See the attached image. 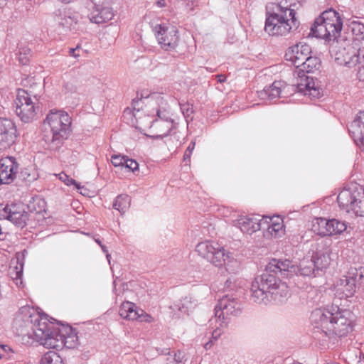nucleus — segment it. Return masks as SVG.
Wrapping results in <instances>:
<instances>
[{
	"label": "nucleus",
	"mask_w": 364,
	"mask_h": 364,
	"mask_svg": "<svg viewBox=\"0 0 364 364\" xmlns=\"http://www.w3.org/2000/svg\"><path fill=\"white\" fill-rule=\"evenodd\" d=\"M310 321L316 336L320 334L332 342L346 336L353 331L354 323L353 314L337 306L314 310Z\"/></svg>",
	"instance_id": "nucleus-1"
},
{
	"label": "nucleus",
	"mask_w": 364,
	"mask_h": 364,
	"mask_svg": "<svg viewBox=\"0 0 364 364\" xmlns=\"http://www.w3.org/2000/svg\"><path fill=\"white\" fill-rule=\"evenodd\" d=\"M251 296L257 304H267L285 302L289 296V287L273 274L264 272L255 278L251 286Z\"/></svg>",
	"instance_id": "nucleus-2"
},
{
	"label": "nucleus",
	"mask_w": 364,
	"mask_h": 364,
	"mask_svg": "<svg viewBox=\"0 0 364 364\" xmlns=\"http://www.w3.org/2000/svg\"><path fill=\"white\" fill-rule=\"evenodd\" d=\"M71 117L63 111L51 110L42 124L41 140L46 149L55 151L68 139L70 132Z\"/></svg>",
	"instance_id": "nucleus-3"
},
{
	"label": "nucleus",
	"mask_w": 364,
	"mask_h": 364,
	"mask_svg": "<svg viewBox=\"0 0 364 364\" xmlns=\"http://www.w3.org/2000/svg\"><path fill=\"white\" fill-rule=\"evenodd\" d=\"M299 26L296 11L287 0L275 5L272 11L266 14L264 31L272 36H286Z\"/></svg>",
	"instance_id": "nucleus-4"
},
{
	"label": "nucleus",
	"mask_w": 364,
	"mask_h": 364,
	"mask_svg": "<svg viewBox=\"0 0 364 364\" xmlns=\"http://www.w3.org/2000/svg\"><path fill=\"white\" fill-rule=\"evenodd\" d=\"M290 91L308 96L311 100L321 97V91L314 80L309 77L301 78L296 85H287L284 81H274L271 85L258 92L261 100L273 101L279 97H285Z\"/></svg>",
	"instance_id": "nucleus-5"
},
{
	"label": "nucleus",
	"mask_w": 364,
	"mask_h": 364,
	"mask_svg": "<svg viewBox=\"0 0 364 364\" xmlns=\"http://www.w3.org/2000/svg\"><path fill=\"white\" fill-rule=\"evenodd\" d=\"M196 251L203 259L215 267L225 265L227 271L235 272L239 265L232 254L225 250L223 246L214 240H205L197 244Z\"/></svg>",
	"instance_id": "nucleus-6"
},
{
	"label": "nucleus",
	"mask_w": 364,
	"mask_h": 364,
	"mask_svg": "<svg viewBox=\"0 0 364 364\" xmlns=\"http://www.w3.org/2000/svg\"><path fill=\"white\" fill-rule=\"evenodd\" d=\"M342 27L343 21L339 14L335 10L329 9L316 18L309 35L318 38L331 39L339 36Z\"/></svg>",
	"instance_id": "nucleus-7"
},
{
	"label": "nucleus",
	"mask_w": 364,
	"mask_h": 364,
	"mask_svg": "<svg viewBox=\"0 0 364 364\" xmlns=\"http://www.w3.org/2000/svg\"><path fill=\"white\" fill-rule=\"evenodd\" d=\"M337 201L340 208L346 213L364 217V186H348L339 193Z\"/></svg>",
	"instance_id": "nucleus-8"
},
{
	"label": "nucleus",
	"mask_w": 364,
	"mask_h": 364,
	"mask_svg": "<svg viewBox=\"0 0 364 364\" xmlns=\"http://www.w3.org/2000/svg\"><path fill=\"white\" fill-rule=\"evenodd\" d=\"M33 331L36 339L48 348H58L63 343V336L59 333L58 329L43 318L35 321Z\"/></svg>",
	"instance_id": "nucleus-9"
},
{
	"label": "nucleus",
	"mask_w": 364,
	"mask_h": 364,
	"mask_svg": "<svg viewBox=\"0 0 364 364\" xmlns=\"http://www.w3.org/2000/svg\"><path fill=\"white\" fill-rule=\"evenodd\" d=\"M36 96L31 95L25 90L18 89L14 100V107L16 115L23 122L28 123L35 119L36 116Z\"/></svg>",
	"instance_id": "nucleus-10"
},
{
	"label": "nucleus",
	"mask_w": 364,
	"mask_h": 364,
	"mask_svg": "<svg viewBox=\"0 0 364 364\" xmlns=\"http://www.w3.org/2000/svg\"><path fill=\"white\" fill-rule=\"evenodd\" d=\"M153 31L162 49L173 50L178 46V30L175 26L166 24H156L154 27Z\"/></svg>",
	"instance_id": "nucleus-11"
},
{
	"label": "nucleus",
	"mask_w": 364,
	"mask_h": 364,
	"mask_svg": "<svg viewBox=\"0 0 364 364\" xmlns=\"http://www.w3.org/2000/svg\"><path fill=\"white\" fill-rule=\"evenodd\" d=\"M314 230L321 236H334L342 234L348 228L345 221L336 218H318L313 225Z\"/></svg>",
	"instance_id": "nucleus-12"
},
{
	"label": "nucleus",
	"mask_w": 364,
	"mask_h": 364,
	"mask_svg": "<svg viewBox=\"0 0 364 364\" xmlns=\"http://www.w3.org/2000/svg\"><path fill=\"white\" fill-rule=\"evenodd\" d=\"M240 312V304L238 300L229 296H223L215 307V318L210 319V325H213V320L225 321L228 316H237Z\"/></svg>",
	"instance_id": "nucleus-13"
},
{
	"label": "nucleus",
	"mask_w": 364,
	"mask_h": 364,
	"mask_svg": "<svg viewBox=\"0 0 364 364\" xmlns=\"http://www.w3.org/2000/svg\"><path fill=\"white\" fill-rule=\"evenodd\" d=\"M262 222L265 223L262 225V229L264 230V236L266 238L276 239L285 235V226L282 217L279 215L262 216Z\"/></svg>",
	"instance_id": "nucleus-14"
},
{
	"label": "nucleus",
	"mask_w": 364,
	"mask_h": 364,
	"mask_svg": "<svg viewBox=\"0 0 364 364\" xmlns=\"http://www.w3.org/2000/svg\"><path fill=\"white\" fill-rule=\"evenodd\" d=\"M17 129L14 122L8 118H0V149L4 150L12 146L17 137Z\"/></svg>",
	"instance_id": "nucleus-15"
},
{
	"label": "nucleus",
	"mask_w": 364,
	"mask_h": 364,
	"mask_svg": "<svg viewBox=\"0 0 364 364\" xmlns=\"http://www.w3.org/2000/svg\"><path fill=\"white\" fill-rule=\"evenodd\" d=\"M265 224L262 222V217L260 215H240L232 220V225L237 228L243 233L252 235L262 229V225Z\"/></svg>",
	"instance_id": "nucleus-16"
},
{
	"label": "nucleus",
	"mask_w": 364,
	"mask_h": 364,
	"mask_svg": "<svg viewBox=\"0 0 364 364\" xmlns=\"http://www.w3.org/2000/svg\"><path fill=\"white\" fill-rule=\"evenodd\" d=\"M4 217L16 225L23 228L29 218V213L25 210L21 204L11 203L6 205L3 209Z\"/></svg>",
	"instance_id": "nucleus-17"
},
{
	"label": "nucleus",
	"mask_w": 364,
	"mask_h": 364,
	"mask_svg": "<svg viewBox=\"0 0 364 364\" xmlns=\"http://www.w3.org/2000/svg\"><path fill=\"white\" fill-rule=\"evenodd\" d=\"M311 53V49L309 45L299 43L287 49L285 58L287 61H290L298 70Z\"/></svg>",
	"instance_id": "nucleus-18"
},
{
	"label": "nucleus",
	"mask_w": 364,
	"mask_h": 364,
	"mask_svg": "<svg viewBox=\"0 0 364 364\" xmlns=\"http://www.w3.org/2000/svg\"><path fill=\"white\" fill-rule=\"evenodd\" d=\"M82 18L80 14L71 9L58 10L55 16V22L62 31L66 32L76 29V26Z\"/></svg>",
	"instance_id": "nucleus-19"
},
{
	"label": "nucleus",
	"mask_w": 364,
	"mask_h": 364,
	"mask_svg": "<svg viewBox=\"0 0 364 364\" xmlns=\"http://www.w3.org/2000/svg\"><path fill=\"white\" fill-rule=\"evenodd\" d=\"M18 164L11 156L0 159V184H9L16 178Z\"/></svg>",
	"instance_id": "nucleus-20"
},
{
	"label": "nucleus",
	"mask_w": 364,
	"mask_h": 364,
	"mask_svg": "<svg viewBox=\"0 0 364 364\" xmlns=\"http://www.w3.org/2000/svg\"><path fill=\"white\" fill-rule=\"evenodd\" d=\"M343 60L350 68L358 65V77L364 81V47L358 49L348 48Z\"/></svg>",
	"instance_id": "nucleus-21"
},
{
	"label": "nucleus",
	"mask_w": 364,
	"mask_h": 364,
	"mask_svg": "<svg viewBox=\"0 0 364 364\" xmlns=\"http://www.w3.org/2000/svg\"><path fill=\"white\" fill-rule=\"evenodd\" d=\"M348 132L355 143L364 152V110L356 114L348 127Z\"/></svg>",
	"instance_id": "nucleus-22"
},
{
	"label": "nucleus",
	"mask_w": 364,
	"mask_h": 364,
	"mask_svg": "<svg viewBox=\"0 0 364 364\" xmlns=\"http://www.w3.org/2000/svg\"><path fill=\"white\" fill-rule=\"evenodd\" d=\"M198 304V301L196 299L191 296H187L169 306V309L171 310L170 314H171L173 318H179L183 315H188L190 313L193 312Z\"/></svg>",
	"instance_id": "nucleus-23"
},
{
	"label": "nucleus",
	"mask_w": 364,
	"mask_h": 364,
	"mask_svg": "<svg viewBox=\"0 0 364 364\" xmlns=\"http://www.w3.org/2000/svg\"><path fill=\"white\" fill-rule=\"evenodd\" d=\"M158 118L153 120L154 126L164 125V133L160 136H167L174 127L173 120L171 118V108L169 106H164L162 102L156 112Z\"/></svg>",
	"instance_id": "nucleus-24"
},
{
	"label": "nucleus",
	"mask_w": 364,
	"mask_h": 364,
	"mask_svg": "<svg viewBox=\"0 0 364 364\" xmlns=\"http://www.w3.org/2000/svg\"><path fill=\"white\" fill-rule=\"evenodd\" d=\"M323 246V242H316L315 244L316 251L311 257V260L315 264V268L318 273L319 271L326 269L331 262L328 248L326 247L324 250L319 249Z\"/></svg>",
	"instance_id": "nucleus-25"
},
{
	"label": "nucleus",
	"mask_w": 364,
	"mask_h": 364,
	"mask_svg": "<svg viewBox=\"0 0 364 364\" xmlns=\"http://www.w3.org/2000/svg\"><path fill=\"white\" fill-rule=\"evenodd\" d=\"M292 267H295V264L288 259L282 261L272 259L267 266L266 272H274L275 274L279 272L284 277H290L294 274Z\"/></svg>",
	"instance_id": "nucleus-26"
},
{
	"label": "nucleus",
	"mask_w": 364,
	"mask_h": 364,
	"mask_svg": "<svg viewBox=\"0 0 364 364\" xmlns=\"http://www.w3.org/2000/svg\"><path fill=\"white\" fill-rule=\"evenodd\" d=\"M356 283L349 275L343 276L336 284V291L342 297H351L354 295L356 289Z\"/></svg>",
	"instance_id": "nucleus-27"
},
{
	"label": "nucleus",
	"mask_w": 364,
	"mask_h": 364,
	"mask_svg": "<svg viewBox=\"0 0 364 364\" xmlns=\"http://www.w3.org/2000/svg\"><path fill=\"white\" fill-rule=\"evenodd\" d=\"M114 16L109 5L93 7L88 18L92 23L100 24L110 21Z\"/></svg>",
	"instance_id": "nucleus-28"
},
{
	"label": "nucleus",
	"mask_w": 364,
	"mask_h": 364,
	"mask_svg": "<svg viewBox=\"0 0 364 364\" xmlns=\"http://www.w3.org/2000/svg\"><path fill=\"white\" fill-rule=\"evenodd\" d=\"M294 274L302 277L316 276L318 272L315 268V264L309 257H305L301 260L298 265L292 267Z\"/></svg>",
	"instance_id": "nucleus-29"
},
{
	"label": "nucleus",
	"mask_w": 364,
	"mask_h": 364,
	"mask_svg": "<svg viewBox=\"0 0 364 364\" xmlns=\"http://www.w3.org/2000/svg\"><path fill=\"white\" fill-rule=\"evenodd\" d=\"M321 65V60L318 58L316 56H311L310 55H307L306 60H304L302 65L299 68L297 72L298 75L300 77V80L301 78L308 77L304 75L305 73H314L315 70H318ZM309 78L314 79L312 77H309Z\"/></svg>",
	"instance_id": "nucleus-30"
},
{
	"label": "nucleus",
	"mask_w": 364,
	"mask_h": 364,
	"mask_svg": "<svg viewBox=\"0 0 364 364\" xmlns=\"http://www.w3.org/2000/svg\"><path fill=\"white\" fill-rule=\"evenodd\" d=\"M215 323V327H213V330L209 333L211 336L203 345L205 350H209L212 348L215 342L218 341L223 333V328L226 326V321H222L221 319H218L217 321L213 320V323Z\"/></svg>",
	"instance_id": "nucleus-31"
},
{
	"label": "nucleus",
	"mask_w": 364,
	"mask_h": 364,
	"mask_svg": "<svg viewBox=\"0 0 364 364\" xmlns=\"http://www.w3.org/2000/svg\"><path fill=\"white\" fill-rule=\"evenodd\" d=\"M111 162L114 166H124L132 172L136 170V161L124 156L113 155L111 157Z\"/></svg>",
	"instance_id": "nucleus-32"
},
{
	"label": "nucleus",
	"mask_w": 364,
	"mask_h": 364,
	"mask_svg": "<svg viewBox=\"0 0 364 364\" xmlns=\"http://www.w3.org/2000/svg\"><path fill=\"white\" fill-rule=\"evenodd\" d=\"M134 307V303L130 301L123 302L119 309L120 316L129 321H135L136 319V310Z\"/></svg>",
	"instance_id": "nucleus-33"
},
{
	"label": "nucleus",
	"mask_w": 364,
	"mask_h": 364,
	"mask_svg": "<svg viewBox=\"0 0 364 364\" xmlns=\"http://www.w3.org/2000/svg\"><path fill=\"white\" fill-rule=\"evenodd\" d=\"M160 353L167 355L166 358V364H181L185 356L184 353L181 350L171 352L168 348L161 350Z\"/></svg>",
	"instance_id": "nucleus-34"
},
{
	"label": "nucleus",
	"mask_w": 364,
	"mask_h": 364,
	"mask_svg": "<svg viewBox=\"0 0 364 364\" xmlns=\"http://www.w3.org/2000/svg\"><path fill=\"white\" fill-rule=\"evenodd\" d=\"M130 205V198L127 195L118 196L112 205L114 210H118L121 213H124Z\"/></svg>",
	"instance_id": "nucleus-35"
},
{
	"label": "nucleus",
	"mask_w": 364,
	"mask_h": 364,
	"mask_svg": "<svg viewBox=\"0 0 364 364\" xmlns=\"http://www.w3.org/2000/svg\"><path fill=\"white\" fill-rule=\"evenodd\" d=\"M41 364H63L61 357L55 351L46 353L41 360Z\"/></svg>",
	"instance_id": "nucleus-36"
},
{
	"label": "nucleus",
	"mask_w": 364,
	"mask_h": 364,
	"mask_svg": "<svg viewBox=\"0 0 364 364\" xmlns=\"http://www.w3.org/2000/svg\"><path fill=\"white\" fill-rule=\"evenodd\" d=\"M16 54L18 55L19 63L22 65H26L31 55V50L26 46H21L18 47V52Z\"/></svg>",
	"instance_id": "nucleus-37"
},
{
	"label": "nucleus",
	"mask_w": 364,
	"mask_h": 364,
	"mask_svg": "<svg viewBox=\"0 0 364 364\" xmlns=\"http://www.w3.org/2000/svg\"><path fill=\"white\" fill-rule=\"evenodd\" d=\"M350 28L355 38L358 41H364V24L358 21H353Z\"/></svg>",
	"instance_id": "nucleus-38"
},
{
	"label": "nucleus",
	"mask_w": 364,
	"mask_h": 364,
	"mask_svg": "<svg viewBox=\"0 0 364 364\" xmlns=\"http://www.w3.org/2000/svg\"><path fill=\"white\" fill-rule=\"evenodd\" d=\"M46 202L44 200L40 198H33L32 201L28 205V208L30 211H35L37 213H41L45 210Z\"/></svg>",
	"instance_id": "nucleus-39"
},
{
	"label": "nucleus",
	"mask_w": 364,
	"mask_h": 364,
	"mask_svg": "<svg viewBox=\"0 0 364 364\" xmlns=\"http://www.w3.org/2000/svg\"><path fill=\"white\" fill-rule=\"evenodd\" d=\"M348 275L355 280L356 285L358 284L364 283V267H361L358 269H351L348 272Z\"/></svg>",
	"instance_id": "nucleus-40"
},
{
	"label": "nucleus",
	"mask_w": 364,
	"mask_h": 364,
	"mask_svg": "<svg viewBox=\"0 0 364 364\" xmlns=\"http://www.w3.org/2000/svg\"><path fill=\"white\" fill-rule=\"evenodd\" d=\"M59 178L67 186L74 185L78 190L82 188L80 183L63 172L59 174Z\"/></svg>",
	"instance_id": "nucleus-41"
},
{
	"label": "nucleus",
	"mask_w": 364,
	"mask_h": 364,
	"mask_svg": "<svg viewBox=\"0 0 364 364\" xmlns=\"http://www.w3.org/2000/svg\"><path fill=\"white\" fill-rule=\"evenodd\" d=\"M178 104L183 117L186 118V121H188V119L191 117L193 112L192 106L188 103L179 102Z\"/></svg>",
	"instance_id": "nucleus-42"
},
{
	"label": "nucleus",
	"mask_w": 364,
	"mask_h": 364,
	"mask_svg": "<svg viewBox=\"0 0 364 364\" xmlns=\"http://www.w3.org/2000/svg\"><path fill=\"white\" fill-rule=\"evenodd\" d=\"M64 89L70 93H75L77 90V80L75 79H70L66 81L63 85Z\"/></svg>",
	"instance_id": "nucleus-43"
},
{
	"label": "nucleus",
	"mask_w": 364,
	"mask_h": 364,
	"mask_svg": "<svg viewBox=\"0 0 364 364\" xmlns=\"http://www.w3.org/2000/svg\"><path fill=\"white\" fill-rule=\"evenodd\" d=\"M154 321L153 317L146 314L144 310L138 309V322L151 323Z\"/></svg>",
	"instance_id": "nucleus-44"
},
{
	"label": "nucleus",
	"mask_w": 364,
	"mask_h": 364,
	"mask_svg": "<svg viewBox=\"0 0 364 364\" xmlns=\"http://www.w3.org/2000/svg\"><path fill=\"white\" fill-rule=\"evenodd\" d=\"M195 145H196L195 141H191L189 144V145H188V146L187 149L186 150L185 154L183 155V160L185 161H190L192 151L195 149Z\"/></svg>",
	"instance_id": "nucleus-45"
},
{
	"label": "nucleus",
	"mask_w": 364,
	"mask_h": 364,
	"mask_svg": "<svg viewBox=\"0 0 364 364\" xmlns=\"http://www.w3.org/2000/svg\"><path fill=\"white\" fill-rule=\"evenodd\" d=\"M236 287V279L235 276H230L226 279L225 282V288L228 290H232Z\"/></svg>",
	"instance_id": "nucleus-46"
},
{
	"label": "nucleus",
	"mask_w": 364,
	"mask_h": 364,
	"mask_svg": "<svg viewBox=\"0 0 364 364\" xmlns=\"http://www.w3.org/2000/svg\"><path fill=\"white\" fill-rule=\"evenodd\" d=\"M124 118L127 119V121L131 120L132 125L134 126V119L133 117L134 116V114L132 112V110L129 108H126L124 111ZM129 122H127L128 123Z\"/></svg>",
	"instance_id": "nucleus-47"
},
{
	"label": "nucleus",
	"mask_w": 364,
	"mask_h": 364,
	"mask_svg": "<svg viewBox=\"0 0 364 364\" xmlns=\"http://www.w3.org/2000/svg\"><path fill=\"white\" fill-rule=\"evenodd\" d=\"M0 351L6 355V358H11L10 353H14L13 350L9 346H0Z\"/></svg>",
	"instance_id": "nucleus-48"
},
{
	"label": "nucleus",
	"mask_w": 364,
	"mask_h": 364,
	"mask_svg": "<svg viewBox=\"0 0 364 364\" xmlns=\"http://www.w3.org/2000/svg\"><path fill=\"white\" fill-rule=\"evenodd\" d=\"M93 4V7L103 6L109 5L113 0H90Z\"/></svg>",
	"instance_id": "nucleus-49"
},
{
	"label": "nucleus",
	"mask_w": 364,
	"mask_h": 364,
	"mask_svg": "<svg viewBox=\"0 0 364 364\" xmlns=\"http://www.w3.org/2000/svg\"><path fill=\"white\" fill-rule=\"evenodd\" d=\"M16 277L14 279L16 281V284L18 287L23 286V281L21 279L22 272L21 271H16L15 272Z\"/></svg>",
	"instance_id": "nucleus-50"
},
{
	"label": "nucleus",
	"mask_w": 364,
	"mask_h": 364,
	"mask_svg": "<svg viewBox=\"0 0 364 364\" xmlns=\"http://www.w3.org/2000/svg\"><path fill=\"white\" fill-rule=\"evenodd\" d=\"M154 127L156 129H159V133H157L156 135L154 136H152L153 138H163L165 136H161L160 134H164V125H161V126H154V124L151 125V127Z\"/></svg>",
	"instance_id": "nucleus-51"
},
{
	"label": "nucleus",
	"mask_w": 364,
	"mask_h": 364,
	"mask_svg": "<svg viewBox=\"0 0 364 364\" xmlns=\"http://www.w3.org/2000/svg\"><path fill=\"white\" fill-rule=\"evenodd\" d=\"M79 49H80V47L78 46L75 48H70V50H69L70 55H72L75 58L79 57L80 54L78 53H77V51H78Z\"/></svg>",
	"instance_id": "nucleus-52"
},
{
	"label": "nucleus",
	"mask_w": 364,
	"mask_h": 364,
	"mask_svg": "<svg viewBox=\"0 0 364 364\" xmlns=\"http://www.w3.org/2000/svg\"><path fill=\"white\" fill-rule=\"evenodd\" d=\"M156 5L159 6V7H164L166 6V2H165V0H158L156 1Z\"/></svg>",
	"instance_id": "nucleus-53"
},
{
	"label": "nucleus",
	"mask_w": 364,
	"mask_h": 364,
	"mask_svg": "<svg viewBox=\"0 0 364 364\" xmlns=\"http://www.w3.org/2000/svg\"><path fill=\"white\" fill-rule=\"evenodd\" d=\"M218 80L220 82H225L226 80V77L223 75H218Z\"/></svg>",
	"instance_id": "nucleus-54"
},
{
	"label": "nucleus",
	"mask_w": 364,
	"mask_h": 364,
	"mask_svg": "<svg viewBox=\"0 0 364 364\" xmlns=\"http://www.w3.org/2000/svg\"><path fill=\"white\" fill-rule=\"evenodd\" d=\"M100 247H101V248H102V251H103L104 252H105V253H107V247H106L105 246H104V245H101Z\"/></svg>",
	"instance_id": "nucleus-55"
},
{
	"label": "nucleus",
	"mask_w": 364,
	"mask_h": 364,
	"mask_svg": "<svg viewBox=\"0 0 364 364\" xmlns=\"http://www.w3.org/2000/svg\"><path fill=\"white\" fill-rule=\"evenodd\" d=\"M149 97V95H144L143 93H141V99H143V98H148Z\"/></svg>",
	"instance_id": "nucleus-56"
},
{
	"label": "nucleus",
	"mask_w": 364,
	"mask_h": 364,
	"mask_svg": "<svg viewBox=\"0 0 364 364\" xmlns=\"http://www.w3.org/2000/svg\"><path fill=\"white\" fill-rule=\"evenodd\" d=\"M358 364H364V356L362 359L359 360Z\"/></svg>",
	"instance_id": "nucleus-57"
},
{
	"label": "nucleus",
	"mask_w": 364,
	"mask_h": 364,
	"mask_svg": "<svg viewBox=\"0 0 364 364\" xmlns=\"http://www.w3.org/2000/svg\"><path fill=\"white\" fill-rule=\"evenodd\" d=\"M4 357H6V355H4V353H2L1 351H0V358H2Z\"/></svg>",
	"instance_id": "nucleus-58"
},
{
	"label": "nucleus",
	"mask_w": 364,
	"mask_h": 364,
	"mask_svg": "<svg viewBox=\"0 0 364 364\" xmlns=\"http://www.w3.org/2000/svg\"><path fill=\"white\" fill-rule=\"evenodd\" d=\"M95 241H96V242H97V243H98L100 246H101V245H102L101 244V242H100V240H96Z\"/></svg>",
	"instance_id": "nucleus-59"
},
{
	"label": "nucleus",
	"mask_w": 364,
	"mask_h": 364,
	"mask_svg": "<svg viewBox=\"0 0 364 364\" xmlns=\"http://www.w3.org/2000/svg\"><path fill=\"white\" fill-rule=\"evenodd\" d=\"M135 103V100H132V105Z\"/></svg>",
	"instance_id": "nucleus-60"
},
{
	"label": "nucleus",
	"mask_w": 364,
	"mask_h": 364,
	"mask_svg": "<svg viewBox=\"0 0 364 364\" xmlns=\"http://www.w3.org/2000/svg\"><path fill=\"white\" fill-rule=\"evenodd\" d=\"M141 288L143 289H145L144 287H141ZM144 291H146V290H144Z\"/></svg>",
	"instance_id": "nucleus-61"
},
{
	"label": "nucleus",
	"mask_w": 364,
	"mask_h": 364,
	"mask_svg": "<svg viewBox=\"0 0 364 364\" xmlns=\"http://www.w3.org/2000/svg\"><path fill=\"white\" fill-rule=\"evenodd\" d=\"M109 255L107 254V258L109 259Z\"/></svg>",
	"instance_id": "nucleus-62"
}]
</instances>
